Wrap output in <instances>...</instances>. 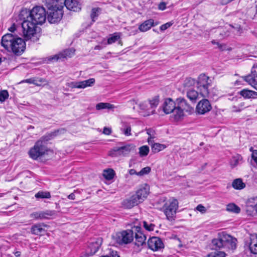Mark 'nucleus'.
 <instances>
[{
	"instance_id": "40",
	"label": "nucleus",
	"mask_w": 257,
	"mask_h": 257,
	"mask_svg": "<svg viewBox=\"0 0 257 257\" xmlns=\"http://www.w3.org/2000/svg\"><path fill=\"white\" fill-rule=\"evenodd\" d=\"M226 210L235 213H238L240 211V208L234 203H229L226 206Z\"/></svg>"
},
{
	"instance_id": "38",
	"label": "nucleus",
	"mask_w": 257,
	"mask_h": 257,
	"mask_svg": "<svg viewBox=\"0 0 257 257\" xmlns=\"http://www.w3.org/2000/svg\"><path fill=\"white\" fill-rule=\"evenodd\" d=\"M139 107L141 109L146 111L148 113V115H150L154 113L155 109L151 110L149 103L146 102H142L139 104Z\"/></svg>"
},
{
	"instance_id": "13",
	"label": "nucleus",
	"mask_w": 257,
	"mask_h": 257,
	"mask_svg": "<svg viewBox=\"0 0 257 257\" xmlns=\"http://www.w3.org/2000/svg\"><path fill=\"white\" fill-rule=\"evenodd\" d=\"M148 247L153 251H158L163 248L164 243L159 237H151L148 241Z\"/></svg>"
},
{
	"instance_id": "36",
	"label": "nucleus",
	"mask_w": 257,
	"mask_h": 257,
	"mask_svg": "<svg viewBox=\"0 0 257 257\" xmlns=\"http://www.w3.org/2000/svg\"><path fill=\"white\" fill-rule=\"evenodd\" d=\"M115 172L112 169H108L104 170L103 173V176L105 179L110 180L112 179L114 176Z\"/></svg>"
},
{
	"instance_id": "63",
	"label": "nucleus",
	"mask_w": 257,
	"mask_h": 257,
	"mask_svg": "<svg viewBox=\"0 0 257 257\" xmlns=\"http://www.w3.org/2000/svg\"><path fill=\"white\" fill-rule=\"evenodd\" d=\"M9 31L14 32L16 30L15 25L13 24L12 26H11L9 29Z\"/></svg>"
},
{
	"instance_id": "44",
	"label": "nucleus",
	"mask_w": 257,
	"mask_h": 257,
	"mask_svg": "<svg viewBox=\"0 0 257 257\" xmlns=\"http://www.w3.org/2000/svg\"><path fill=\"white\" fill-rule=\"evenodd\" d=\"M158 97H155L149 101V105L151 110L155 109L159 104Z\"/></svg>"
},
{
	"instance_id": "58",
	"label": "nucleus",
	"mask_w": 257,
	"mask_h": 257,
	"mask_svg": "<svg viewBox=\"0 0 257 257\" xmlns=\"http://www.w3.org/2000/svg\"><path fill=\"white\" fill-rule=\"evenodd\" d=\"M128 104L130 106H133V109H135V106H134L135 104H137V101L135 99H132L130 100L128 102Z\"/></svg>"
},
{
	"instance_id": "16",
	"label": "nucleus",
	"mask_w": 257,
	"mask_h": 257,
	"mask_svg": "<svg viewBox=\"0 0 257 257\" xmlns=\"http://www.w3.org/2000/svg\"><path fill=\"white\" fill-rule=\"evenodd\" d=\"M75 50L73 49H66L58 54L55 55L49 59L51 61H58L63 58L71 57L74 55Z\"/></svg>"
},
{
	"instance_id": "50",
	"label": "nucleus",
	"mask_w": 257,
	"mask_h": 257,
	"mask_svg": "<svg viewBox=\"0 0 257 257\" xmlns=\"http://www.w3.org/2000/svg\"><path fill=\"white\" fill-rule=\"evenodd\" d=\"M226 253L223 251L212 252L208 255V257H225Z\"/></svg>"
},
{
	"instance_id": "10",
	"label": "nucleus",
	"mask_w": 257,
	"mask_h": 257,
	"mask_svg": "<svg viewBox=\"0 0 257 257\" xmlns=\"http://www.w3.org/2000/svg\"><path fill=\"white\" fill-rule=\"evenodd\" d=\"M212 106L210 101L207 99H202L198 102L196 107V112L199 114H204L210 111Z\"/></svg>"
},
{
	"instance_id": "6",
	"label": "nucleus",
	"mask_w": 257,
	"mask_h": 257,
	"mask_svg": "<svg viewBox=\"0 0 257 257\" xmlns=\"http://www.w3.org/2000/svg\"><path fill=\"white\" fill-rule=\"evenodd\" d=\"M139 229V228H138ZM137 231V227L134 226L131 229L123 230L117 233L116 241L120 244L131 243L134 239V232Z\"/></svg>"
},
{
	"instance_id": "55",
	"label": "nucleus",
	"mask_w": 257,
	"mask_h": 257,
	"mask_svg": "<svg viewBox=\"0 0 257 257\" xmlns=\"http://www.w3.org/2000/svg\"><path fill=\"white\" fill-rule=\"evenodd\" d=\"M103 134L109 135L111 133V130L110 128L104 127L103 131Z\"/></svg>"
},
{
	"instance_id": "17",
	"label": "nucleus",
	"mask_w": 257,
	"mask_h": 257,
	"mask_svg": "<svg viewBox=\"0 0 257 257\" xmlns=\"http://www.w3.org/2000/svg\"><path fill=\"white\" fill-rule=\"evenodd\" d=\"M136 227L139 228V229L137 228V231L134 232L136 239L135 244L138 246H140L145 243L146 236L141 231L142 228L140 226H136Z\"/></svg>"
},
{
	"instance_id": "52",
	"label": "nucleus",
	"mask_w": 257,
	"mask_h": 257,
	"mask_svg": "<svg viewBox=\"0 0 257 257\" xmlns=\"http://www.w3.org/2000/svg\"><path fill=\"white\" fill-rule=\"evenodd\" d=\"M196 210L201 213H204L206 211L205 207L201 204H199L197 206Z\"/></svg>"
},
{
	"instance_id": "51",
	"label": "nucleus",
	"mask_w": 257,
	"mask_h": 257,
	"mask_svg": "<svg viewBox=\"0 0 257 257\" xmlns=\"http://www.w3.org/2000/svg\"><path fill=\"white\" fill-rule=\"evenodd\" d=\"M173 23L172 22H168L164 25H162L161 27H160V30L161 31H165L166 30V29H167L168 28H169V27H170L172 25H173Z\"/></svg>"
},
{
	"instance_id": "33",
	"label": "nucleus",
	"mask_w": 257,
	"mask_h": 257,
	"mask_svg": "<svg viewBox=\"0 0 257 257\" xmlns=\"http://www.w3.org/2000/svg\"><path fill=\"white\" fill-rule=\"evenodd\" d=\"M64 129L58 130L55 131L53 132H51L50 133L46 134L45 136H43L42 138V139L44 141H48L53 139L55 137H56L58 135L59 132H64Z\"/></svg>"
},
{
	"instance_id": "54",
	"label": "nucleus",
	"mask_w": 257,
	"mask_h": 257,
	"mask_svg": "<svg viewBox=\"0 0 257 257\" xmlns=\"http://www.w3.org/2000/svg\"><path fill=\"white\" fill-rule=\"evenodd\" d=\"M209 77L206 76L205 74H201L198 77V80H208Z\"/></svg>"
},
{
	"instance_id": "21",
	"label": "nucleus",
	"mask_w": 257,
	"mask_h": 257,
	"mask_svg": "<svg viewBox=\"0 0 257 257\" xmlns=\"http://www.w3.org/2000/svg\"><path fill=\"white\" fill-rule=\"evenodd\" d=\"M102 242L101 238H97L95 241L90 243L88 247L90 249V254L93 255L95 254L100 247Z\"/></svg>"
},
{
	"instance_id": "41",
	"label": "nucleus",
	"mask_w": 257,
	"mask_h": 257,
	"mask_svg": "<svg viewBox=\"0 0 257 257\" xmlns=\"http://www.w3.org/2000/svg\"><path fill=\"white\" fill-rule=\"evenodd\" d=\"M35 196L37 199H49L51 198V194L49 192L39 191L35 194Z\"/></svg>"
},
{
	"instance_id": "25",
	"label": "nucleus",
	"mask_w": 257,
	"mask_h": 257,
	"mask_svg": "<svg viewBox=\"0 0 257 257\" xmlns=\"http://www.w3.org/2000/svg\"><path fill=\"white\" fill-rule=\"evenodd\" d=\"M239 94L246 99L255 98L257 97L256 92L246 89L241 90Z\"/></svg>"
},
{
	"instance_id": "47",
	"label": "nucleus",
	"mask_w": 257,
	"mask_h": 257,
	"mask_svg": "<svg viewBox=\"0 0 257 257\" xmlns=\"http://www.w3.org/2000/svg\"><path fill=\"white\" fill-rule=\"evenodd\" d=\"M147 133L149 136L148 142L149 144H151L153 142V139L155 138V132L153 130L150 128L147 130Z\"/></svg>"
},
{
	"instance_id": "64",
	"label": "nucleus",
	"mask_w": 257,
	"mask_h": 257,
	"mask_svg": "<svg viewBox=\"0 0 257 257\" xmlns=\"http://www.w3.org/2000/svg\"><path fill=\"white\" fill-rule=\"evenodd\" d=\"M14 254L16 257H20L21 256V253L19 251H16L14 252Z\"/></svg>"
},
{
	"instance_id": "53",
	"label": "nucleus",
	"mask_w": 257,
	"mask_h": 257,
	"mask_svg": "<svg viewBox=\"0 0 257 257\" xmlns=\"http://www.w3.org/2000/svg\"><path fill=\"white\" fill-rule=\"evenodd\" d=\"M251 158L257 165V150L253 151L251 154Z\"/></svg>"
},
{
	"instance_id": "34",
	"label": "nucleus",
	"mask_w": 257,
	"mask_h": 257,
	"mask_svg": "<svg viewBox=\"0 0 257 257\" xmlns=\"http://www.w3.org/2000/svg\"><path fill=\"white\" fill-rule=\"evenodd\" d=\"M232 186L235 189L241 190L245 187V185L241 179H236L232 182Z\"/></svg>"
},
{
	"instance_id": "37",
	"label": "nucleus",
	"mask_w": 257,
	"mask_h": 257,
	"mask_svg": "<svg viewBox=\"0 0 257 257\" xmlns=\"http://www.w3.org/2000/svg\"><path fill=\"white\" fill-rule=\"evenodd\" d=\"M249 249L252 253L257 254V235L255 237L251 238Z\"/></svg>"
},
{
	"instance_id": "9",
	"label": "nucleus",
	"mask_w": 257,
	"mask_h": 257,
	"mask_svg": "<svg viewBox=\"0 0 257 257\" xmlns=\"http://www.w3.org/2000/svg\"><path fill=\"white\" fill-rule=\"evenodd\" d=\"M17 37V35L10 33L5 35L2 38V46L8 52L12 53Z\"/></svg>"
},
{
	"instance_id": "31",
	"label": "nucleus",
	"mask_w": 257,
	"mask_h": 257,
	"mask_svg": "<svg viewBox=\"0 0 257 257\" xmlns=\"http://www.w3.org/2000/svg\"><path fill=\"white\" fill-rule=\"evenodd\" d=\"M64 129L58 130L55 131L53 132H51L50 133L46 134L45 136H43L42 138V139L44 141H48L53 139L55 137H56L58 135L59 132H64Z\"/></svg>"
},
{
	"instance_id": "20",
	"label": "nucleus",
	"mask_w": 257,
	"mask_h": 257,
	"mask_svg": "<svg viewBox=\"0 0 257 257\" xmlns=\"http://www.w3.org/2000/svg\"><path fill=\"white\" fill-rule=\"evenodd\" d=\"M176 106L175 102L172 99L168 98L164 102L163 110L165 113L169 114L172 112Z\"/></svg>"
},
{
	"instance_id": "12",
	"label": "nucleus",
	"mask_w": 257,
	"mask_h": 257,
	"mask_svg": "<svg viewBox=\"0 0 257 257\" xmlns=\"http://www.w3.org/2000/svg\"><path fill=\"white\" fill-rule=\"evenodd\" d=\"M12 53L15 55H21L25 50L26 43L24 39L17 36Z\"/></svg>"
},
{
	"instance_id": "27",
	"label": "nucleus",
	"mask_w": 257,
	"mask_h": 257,
	"mask_svg": "<svg viewBox=\"0 0 257 257\" xmlns=\"http://www.w3.org/2000/svg\"><path fill=\"white\" fill-rule=\"evenodd\" d=\"M153 142L151 143V150L153 153H158L163 150H164L166 148V146L164 144H161L160 143H153Z\"/></svg>"
},
{
	"instance_id": "30",
	"label": "nucleus",
	"mask_w": 257,
	"mask_h": 257,
	"mask_svg": "<svg viewBox=\"0 0 257 257\" xmlns=\"http://www.w3.org/2000/svg\"><path fill=\"white\" fill-rule=\"evenodd\" d=\"M187 96L193 103H195L198 97V93L193 89H189L187 92Z\"/></svg>"
},
{
	"instance_id": "61",
	"label": "nucleus",
	"mask_w": 257,
	"mask_h": 257,
	"mask_svg": "<svg viewBox=\"0 0 257 257\" xmlns=\"http://www.w3.org/2000/svg\"><path fill=\"white\" fill-rule=\"evenodd\" d=\"M68 198L69 199H71V200H74V199H75V196L74 193H71L70 194H69V195H68Z\"/></svg>"
},
{
	"instance_id": "4",
	"label": "nucleus",
	"mask_w": 257,
	"mask_h": 257,
	"mask_svg": "<svg viewBox=\"0 0 257 257\" xmlns=\"http://www.w3.org/2000/svg\"><path fill=\"white\" fill-rule=\"evenodd\" d=\"M149 190V186L145 184L137 191L135 194L132 195L129 199L124 200L123 205L125 208H131L142 203L147 197Z\"/></svg>"
},
{
	"instance_id": "46",
	"label": "nucleus",
	"mask_w": 257,
	"mask_h": 257,
	"mask_svg": "<svg viewBox=\"0 0 257 257\" xmlns=\"http://www.w3.org/2000/svg\"><path fill=\"white\" fill-rule=\"evenodd\" d=\"M9 93L7 90H3L0 91V102H4L9 97Z\"/></svg>"
},
{
	"instance_id": "49",
	"label": "nucleus",
	"mask_w": 257,
	"mask_h": 257,
	"mask_svg": "<svg viewBox=\"0 0 257 257\" xmlns=\"http://www.w3.org/2000/svg\"><path fill=\"white\" fill-rule=\"evenodd\" d=\"M151 169L150 167H145L137 173V175L139 176H143L148 174L151 172Z\"/></svg>"
},
{
	"instance_id": "43",
	"label": "nucleus",
	"mask_w": 257,
	"mask_h": 257,
	"mask_svg": "<svg viewBox=\"0 0 257 257\" xmlns=\"http://www.w3.org/2000/svg\"><path fill=\"white\" fill-rule=\"evenodd\" d=\"M149 147L148 146H143L139 148V155L141 157H145L149 152Z\"/></svg>"
},
{
	"instance_id": "8",
	"label": "nucleus",
	"mask_w": 257,
	"mask_h": 257,
	"mask_svg": "<svg viewBox=\"0 0 257 257\" xmlns=\"http://www.w3.org/2000/svg\"><path fill=\"white\" fill-rule=\"evenodd\" d=\"M47 151V148L43 144L42 141H38L34 145V147L29 151L30 157L34 160H36L39 157L44 155Z\"/></svg>"
},
{
	"instance_id": "32",
	"label": "nucleus",
	"mask_w": 257,
	"mask_h": 257,
	"mask_svg": "<svg viewBox=\"0 0 257 257\" xmlns=\"http://www.w3.org/2000/svg\"><path fill=\"white\" fill-rule=\"evenodd\" d=\"M64 129L58 130L55 131L53 132H51L50 133L46 134L45 136H43L42 138V139L44 141H48L53 139L55 137H56L58 135L59 132H64Z\"/></svg>"
},
{
	"instance_id": "24",
	"label": "nucleus",
	"mask_w": 257,
	"mask_h": 257,
	"mask_svg": "<svg viewBox=\"0 0 257 257\" xmlns=\"http://www.w3.org/2000/svg\"><path fill=\"white\" fill-rule=\"evenodd\" d=\"M154 26V21L153 19H149L145 21L139 27V29L141 32H146L150 30L152 27Z\"/></svg>"
},
{
	"instance_id": "59",
	"label": "nucleus",
	"mask_w": 257,
	"mask_h": 257,
	"mask_svg": "<svg viewBox=\"0 0 257 257\" xmlns=\"http://www.w3.org/2000/svg\"><path fill=\"white\" fill-rule=\"evenodd\" d=\"M212 43L213 44L217 45V46H218V47L219 49H222V45H221V44H219L218 42H215V41L213 40V41H212Z\"/></svg>"
},
{
	"instance_id": "23",
	"label": "nucleus",
	"mask_w": 257,
	"mask_h": 257,
	"mask_svg": "<svg viewBox=\"0 0 257 257\" xmlns=\"http://www.w3.org/2000/svg\"><path fill=\"white\" fill-rule=\"evenodd\" d=\"M43 226H47V225L44 223L36 224L31 227V232L33 234L40 235L45 232V230L43 228Z\"/></svg>"
},
{
	"instance_id": "3",
	"label": "nucleus",
	"mask_w": 257,
	"mask_h": 257,
	"mask_svg": "<svg viewBox=\"0 0 257 257\" xmlns=\"http://www.w3.org/2000/svg\"><path fill=\"white\" fill-rule=\"evenodd\" d=\"M237 240L235 238L224 232L218 234L217 237L212 240V245L214 249L217 250L222 248L234 249L236 248Z\"/></svg>"
},
{
	"instance_id": "19",
	"label": "nucleus",
	"mask_w": 257,
	"mask_h": 257,
	"mask_svg": "<svg viewBox=\"0 0 257 257\" xmlns=\"http://www.w3.org/2000/svg\"><path fill=\"white\" fill-rule=\"evenodd\" d=\"M95 81H72L68 83L70 87L77 88H85L88 86L93 85Z\"/></svg>"
},
{
	"instance_id": "1",
	"label": "nucleus",
	"mask_w": 257,
	"mask_h": 257,
	"mask_svg": "<svg viewBox=\"0 0 257 257\" xmlns=\"http://www.w3.org/2000/svg\"><path fill=\"white\" fill-rule=\"evenodd\" d=\"M19 17L23 21L21 25L25 40L37 42L40 37V28L37 26L43 24L46 21L45 9L40 6H36L31 10L24 9Z\"/></svg>"
},
{
	"instance_id": "26",
	"label": "nucleus",
	"mask_w": 257,
	"mask_h": 257,
	"mask_svg": "<svg viewBox=\"0 0 257 257\" xmlns=\"http://www.w3.org/2000/svg\"><path fill=\"white\" fill-rule=\"evenodd\" d=\"M121 123V127L120 128V130L123 134L125 136H131V126L130 123L125 121H122Z\"/></svg>"
},
{
	"instance_id": "35",
	"label": "nucleus",
	"mask_w": 257,
	"mask_h": 257,
	"mask_svg": "<svg viewBox=\"0 0 257 257\" xmlns=\"http://www.w3.org/2000/svg\"><path fill=\"white\" fill-rule=\"evenodd\" d=\"M115 106L109 103L100 102L96 105V109L97 110H101L103 109H111L115 108Z\"/></svg>"
},
{
	"instance_id": "22",
	"label": "nucleus",
	"mask_w": 257,
	"mask_h": 257,
	"mask_svg": "<svg viewBox=\"0 0 257 257\" xmlns=\"http://www.w3.org/2000/svg\"><path fill=\"white\" fill-rule=\"evenodd\" d=\"M210 84L207 81H197V87L203 96H207L209 94V86Z\"/></svg>"
},
{
	"instance_id": "14",
	"label": "nucleus",
	"mask_w": 257,
	"mask_h": 257,
	"mask_svg": "<svg viewBox=\"0 0 257 257\" xmlns=\"http://www.w3.org/2000/svg\"><path fill=\"white\" fill-rule=\"evenodd\" d=\"M246 211L250 215L257 213V196L248 199L246 203Z\"/></svg>"
},
{
	"instance_id": "62",
	"label": "nucleus",
	"mask_w": 257,
	"mask_h": 257,
	"mask_svg": "<svg viewBox=\"0 0 257 257\" xmlns=\"http://www.w3.org/2000/svg\"><path fill=\"white\" fill-rule=\"evenodd\" d=\"M26 82H28L30 84H33L36 86H40L42 85V84L41 83H36V82H35V81H26Z\"/></svg>"
},
{
	"instance_id": "48",
	"label": "nucleus",
	"mask_w": 257,
	"mask_h": 257,
	"mask_svg": "<svg viewBox=\"0 0 257 257\" xmlns=\"http://www.w3.org/2000/svg\"><path fill=\"white\" fill-rule=\"evenodd\" d=\"M143 226L146 229V230L151 231L154 230L155 225L153 223H148L146 221H144Z\"/></svg>"
},
{
	"instance_id": "5",
	"label": "nucleus",
	"mask_w": 257,
	"mask_h": 257,
	"mask_svg": "<svg viewBox=\"0 0 257 257\" xmlns=\"http://www.w3.org/2000/svg\"><path fill=\"white\" fill-rule=\"evenodd\" d=\"M164 201L165 203L161 208V210L164 213L168 220H174L175 218L176 211L178 208V200L174 198H171Z\"/></svg>"
},
{
	"instance_id": "2",
	"label": "nucleus",
	"mask_w": 257,
	"mask_h": 257,
	"mask_svg": "<svg viewBox=\"0 0 257 257\" xmlns=\"http://www.w3.org/2000/svg\"><path fill=\"white\" fill-rule=\"evenodd\" d=\"M46 5L48 21L52 24L60 22L63 15L64 5L55 0H46Z\"/></svg>"
},
{
	"instance_id": "45",
	"label": "nucleus",
	"mask_w": 257,
	"mask_h": 257,
	"mask_svg": "<svg viewBox=\"0 0 257 257\" xmlns=\"http://www.w3.org/2000/svg\"><path fill=\"white\" fill-rule=\"evenodd\" d=\"M244 80H257V72L252 70L251 73L243 78Z\"/></svg>"
},
{
	"instance_id": "57",
	"label": "nucleus",
	"mask_w": 257,
	"mask_h": 257,
	"mask_svg": "<svg viewBox=\"0 0 257 257\" xmlns=\"http://www.w3.org/2000/svg\"><path fill=\"white\" fill-rule=\"evenodd\" d=\"M248 84L257 90V81H248Z\"/></svg>"
},
{
	"instance_id": "7",
	"label": "nucleus",
	"mask_w": 257,
	"mask_h": 257,
	"mask_svg": "<svg viewBox=\"0 0 257 257\" xmlns=\"http://www.w3.org/2000/svg\"><path fill=\"white\" fill-rule=\"evenodd\" d=\"M135 146L132 144H126L120 147H115L112 150L111 155L113 157H126L131 151H134Z\"/></svg>"
},
{
	"instance_id": "42",
	"label": "nucleus",
	"mask_w": 257,
	"mask_h": 257,
	"mask_svg": "<svg viewBox=\"0 0 257 257\" xmlns=\"http://www.w3.org/2000/svg\"><path fill=\"white\" fill-rule=\"evenodd\" d=\"M101 12V9L99 8H93L91 10L90 17L93 22H95V19L97 18Z\"/></svg>"
},
{
	"instance_id": "29",
	"label": "nucleus",
	"mask_w": 257,
	"mask_h": 257,
	"mask_svg": "<svg viewBox=\"0 0 257 257\" xmlns=\"http://www.w3.org/2000/svg\"><path fill=\"white\" fill-rule=\"evenodd\" d=\"M174 120H178L184 116V111L177 106L172 112Z\"/></svg>"
},
{
	"instance_id": "18",
	"label": "nucleus",
	"mask_w": 257,
	"mask_h": 257,
	"mask_svg": "<svg viewBox=\"0 0 257 257\" xmlns=\"http://www.w3.org/2000/svg\"><path fill=\"white\" fill-rule=\"evenodd\" d=\"M177 106L183 111H186L189 114L192 113L193 111V108L188 104L187 101L183 98H179L177 99Z\"/></svg>"
},
{
	"instance_id": "28",
	"label": "nucleus",
	"mask_w": 257,
	"mask_h": 257,
	"mask_svg": "<svg viewBox=\"0 0 257 257\" xmlns=\"http://www.w3.org/2000/svg\"><path fill=\"white\" fill-rule=\"evenodd\" d=\"M242 163V157L237 154L232 157L230 161V164L232 168H234Z\"/></svg>"
},
{
	"instance_id": "60",
	"label": "nucleus",
	"mask_w": 257,
	"mask_h": 257,
	"mask_svg": "<svg viewBox=\"0 0 257 257\" xmlns=\"http://www.w3.org/2000/svg\"><path fill=\"white\" fill-rule=\"evenodd\" d=\"M138 172H137L135 169H131L129 170V173L131 175H137V173Z\"/></svg>"
},
{
	"instance_id": "56",
	"label": "nucleus",
	"mask_w": 257,
	"mask_h": 257,
	"mask_svg": "<svg viewBox=\"0 0 257 257\" xmlns=\"http://www.w3.org/2000/svg\"><path fill=\"white\" fill-rule=\"evenodd\" d=\"M166 3H164V2H162L161 3H160V4L159 5V6H158V8L159 10H164L165 9H166Z\"/></svg>"
},
{
	"instance_id": "11",
	"label": "nucleus",
	"mask_w": 257,
	"mask_h": 257,
	"mask_svg": "<svg viewBox=\"0 0 257 257\" xmlns=\"http://www.w3.org/2000/svg\"><path fill=\"white\" fill-rule=\"evenodd\" d=\"M56 214V211L55 210H46L33 212L30 214V217L35 219H49L55 216Z\"/></svg>"
},
{
	"instance_id": "15",
	"label": "nucleus",
	"mask_w": 257,
	"mask_h": 257,
	"mask_svg": "<svg viewBox=\"0 0 257 257\" xmlns=\"http://www.w3.org/2000/svg\"><path fill=\"white\" fill-rule=\"evenodd\" d=\"M62 4L70 11L79 12L81 9V4L77 0H65Z\"/></svg>"
},
{
	"instance_id": "39",
	"label": "nucleus",
	"mask_w": 257,
	"mask_h": 257,
	"mask_svg": "<svg viewBox=\"0 0 257 257\" xmlns=\"http://www.w3.org/2000/svg\"><path fill=\"white\" fill-rule=\"evenodd\" d=\"M121 36L120 33H114L112 35H110V37L107 39V44H111L115 43L118 40H119Z\"/></svg>"
}]
</instances>
